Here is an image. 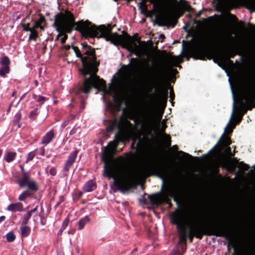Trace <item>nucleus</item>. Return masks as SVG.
<instances>
[{
    "label": "nucleus",
    "instance_id": "obj_1",
    "mask_svg": "<svg viewBox=\"0 0 255 255\" xmlns=\"http://www.w3.org/2000/svg\"><path fill=\"white\" fill-rule=\"evenodd\" d=\"M54 24L57 30L60 33L70 32L75 24L77 29L82 34L89 37H104L116 45H122L137 56V58L131 59L128 66L122 67L119 79L115 82L112 81L109 89H107L105 82L96 74L98 68L94 50L87 45H83L84 48L88 49L84 52L89 57H82L78 47L73 46L77 57L81 58L83 66L82 70L83 74L90 75L89 78H85L84 80L83 91L85 94L88 93L92 88H95L105 93L113 94L116 96L127 86L134 89L142 87L143 84V43L140 41L137 35L131 37L124 31H122V35L112 33V28L110 24L107 26L100 25L97 27L87 20L75 23L73 15L69 11L57 15Z\"/></svg>",
    "mask_w": 255,
    "mask_h": 255
},
{
    "label": "nucleus",
    "instance_id": "obj_2",
    "mask_svg": "<svg viewBox=\"0 0 255 255\" xmlns=\"http://www.w3.org/2000/svg\"><path fill=\"white\" fill-rule=\"evenodd\" d=\"M133 121V127L125 114L115 121L119 132L103 155L104 174L122 192L138 184L143 188V119L139 116Z\"/></svg>",
    "mask_w": 255,
    "mask_h": 255
},
{
    "label": "nucleus",
    "instance_id": "obj_3",
    "mask_svg": "<svg viewBox=\"0 0 255 255\" xmlns=\"http://www.w3.org/2000/svg\"><path fill=\"white\" fill-rule=\"evenodd\" d=\"M161 73L156 74L150 72L147 78L146 84H144V140L145 134L152 135L153 129L150 125L151 118L157 119V129L164 132L166 128L165 121L161 122L167 98V91L161 90L159 86Z\"/></svg>",
    "mask_w": 255,
    "mask_h": 255
},
{
    "label": "nucleus",
    "instance_id": "obj_4",
    "mask_svg": "<svg viewBox=\"0 0 255 255\" xmlns=\"http://www.w3.org/2000/svg\"><path fill=\"white\" fill-rule=\"evenodd\" d=\"M182 0H160L158 2L157 18L160 25L174 26L178 18L182 15L183 7L180 2Z\"/></svg>",
    "mask_w": 255,
    "mask_h": 255
},
{
    "label": "nucleus",
    "instance_id": "obj_5",
    "mask_svg": "<svg viewBox=\"0 0 255 255\" xmlns=\"http://www.w3.org/2000/svg\"><path fill=\"white\" fill-rule=\"evenodd\" d=\"M180 62V55L177 56H167L164 63H161L155 60H153L151 61V65L147 67L146 71H144V84H146L148 74L150 72H153L155 73H156V74L160 72L161 75L159 86V89L161 90L167 91L166 89L163 88L162 86L163 79L166 75L174 74L176 71L173 69V67L177 66ZM144 69H145V67Z\"/></svg>",
    "mask_w": 255,
    "mask_h": 255
},
{
    "label": "nucleus",
    "instance_id": "obj_6",
    "mask_svg": "<svg viewBox=\"0 0 255 255\" xmlns=\"http://www.w3.org/2000/svg\"><path fill=\"white\" fill-rule=\"evenodd\" d=\"M228 81L230 83L232 93V97L233 99V109L229 121L226 125V127L225 128L224 131L221 136L220 140H222V142L220 144L215 155V156L221 155L222 157V159H219L218 163H216V165H217L222 164L225 165L228 161L227 158L231 157L233 156V154L230 151V148L228 146L230 144L229 138L227 136H224L226 133H229L232 131L234 127L230 126V124L233 119L235 111V97L230 78L228 79Z\"/></svg>",
    "mask_w": 255,
    "mask_h": 255
},
{
    "label": "nucleus",
    "instance_id": "obj_7",
    "mask_svg": "<svg viewBox=\"0 0 255 255\" xmlns=\"http://www.w3.org/2000/svg\"><path fill=\"white\" fill-rule=\"evenodd\" d=\"M178 193V187L173 184L167 185L161 194H157L148 196L150 203L157 205L163 202L167 201L169 197L175 198Z\"/></svg>",
    "mask_w": 255,
    "mask_h": 255
},
{
    "label": "nucleus",
    "instance_id": "obj_8",
    "mask_svg": "<svg viewBox=\"0 0 255 255\" xmlns=\"http://www.w3.org/2000/svg\"><path fill=\"white\" fill-rule=\"evenodd\" d=\"M172 219L173 220V222L176 224L177 228L181 231V241L185 242L188 236V215L185 212L181 211L173 215Z\"/></svg>",
    "mask_w": 255,
    "mask_h": 255
},
{
    "label": "nucleus",
    "instance_id": "obj_9",
    "mask_svg": "<svg viewBox=\"0 0 255 255\" xmlns=\"http://www.w3.org/2000/svg\"><path fill=\"white\" fill-rule=\"evenodd\" d=\"M149 168L162 180V188L164 186L165 180L171 177L168 169L157 159H154L150 163Z\"/></svg>",
    "mask_w": 255,
    "mask_h": 255
},
{
    "label": "nucleus",
    "instance_id": "obj_10",
    "mask_svg": "<svg viewBox=\"0 0 255 255\" xmlns=\"http://www.w3.org/2000/svg\"><path fill=\"white\" fill-rule=\"evenodd\" d=\"M157 119H152L151 118L150 125L153 129V134L151 137L154 136L158 140L162 141L166 146H168L170 144V139L168 135L164 132H159L157 129L158 122L159 120L160 116Z\"/></svg>",
    "mask_w": 255,
    "mask_h": 255
},
{
    "label": "nucleus",
    "instance_id": "obj_11",
    "mask_svg": "<svg viewBox=\"0 0 255 255\" xmlns=\"http://www.w3.org/2000/svg\"><path fill=\"white\" fill-rule=\"evenodd\" d=\"M188 228L189 229L188 231V235L190 241H192L194 236H196L199 232V227L195 220L190 219L189 217V224Z\"/></svg>",
    "mask_w": 255,
    "mask_h": 255
},
{
    "label": "nucleus",
    "instance_id": "obj_12",
    "mask_svg": "<svg viewBox=\"0 0 255 255\" xmlns=\"http://www.w3.org/2000/svg\"><path fill=\"white\" fill-rule=\"evenodd\" d=\"M10 63L9 59L7 57H3L0 62V76L4 77L5 74L9 72V65Z\"/></svg>",
    "mask_w": 255,
    "mask_h": 255
},
{
    "label": "nucleus",
    "instance_id": "obj_13",
    "mask_svg": "<svg viewBox=\"0 0 255 255\" xmlns=\"http://www.w3.org/2000/svg\"><path fill=\"white\" fill-rule=\"evenodd\" d=\"M77 154V151H73L68 157V158L65 163L64 170L67 171L69 170L72 164L74 162Z\"/></svg>",
    "mask_w": 255,
    "mask_h": 255
},
{
    "label": "nucleus",
    "instance_id": "obj_14",
    "mask_svg": "<svg viewBox=\"0 0 255 255\" xmlns=\"http://www.w3.org/2000/svg\"><path fill=\"white\" fill-rule=\"evenodd\" d=\"M7 210L11 212H21L23 210V206L20 203L11 204L7 206Z\"/></svg>",
    "mask_w": 255,
    "mask_h": 255
},
{
    "label": "nucleus",
    "instance_id": "obj_15",
    "mask_svg": "<svg viewBox=\"0 0 255 255\" xmlns=\"http://www.w3.org/2000/svg\"><path fill=\"white\" fill-rule=\"evenodd\" d=\"M30 180L29 175L27 173H24L23 177L18 181V185L21 187L27 186V184Z\"/></svg>",
    "mask_w": 255,
    "mask_h": 255
},
{
    "label": "nucleus",
    "instance_id": "obj_16",
    "mask_svg": "<svg viewBox=\"0 0 255 255\" xmlns=\"http://www.w3.org/2000/svg\"><path fill=\"white\" fill-rule=\"evenodd\" d=\"M54 135V134L53 131L52 130H50L43 136L42 140V143L45 144L49 143L53 139Z\"/></svg>",
    "mask_w": 255,
    "mask_h": 255
},
{
    "label": "nucleus",
    "instance_id": "obj_17",
    "mask_svg": "<svg viewBox=\"0 0 255 255\" xmlns=\"http://www.w3.org/2000/svg\"><path fill=\"white\" fill-rule=\"evenodd\" d=\"M90 220L88 216H85L84 217L81 219L78 223V230H82L86 226V225L90 222Z\"/></svg>",
    "mask_w": 255,
    "mask_h": 255
},
{
    "label": "nucleus",
    "instance_id": "obj_18",
    "mask_svg": "<svg viewBox=\"0 0 255 255\" xmlns=\"http://www.w3.org/2000/svg\"><path fill=\"white\" fill-rule=\"evenodd\" d=\"M96 188L95 183L93 181H89L84 186V190L86 192H91Z\"/></svg>",
    "mask_w": 255,
    "mask_h": 255
},
{
    "label": "nucleus",
    "instance_id": "obj_19",
    "mask_svg": "<svg viewBox=\"0 0 255 255\" xmlns=\"http://www.w3.org/2000/svg\"><path fill=\"white\" fill-rule=\"evenodd\" d=\"M20 231L22 237H26L30 234L31 229L28 226H24L20 227Z\"/></svg>",
    "mask_w": 255,
    "mask_h": 255
},
{
    "label": "nucleus",
    "instance_id": "obj_20",
    "mask_svg": "<svg viewBox=\"0 0 255 255\" xmlns=\"http://www.w3.org/2000/svg\"><path fill=\"white\" fill-rule=\"evenodd\" d=\"M16 154L15 152H8L6 153L4 159L7 162H10L14 159Z\"/></svg>",
    "mask_w": 255,
    "mask_h": 255
},
{
    "label": "nucleus",
    "instance_id": "obj_21",
    "mask_svg": "<svg viewBox=\"0 0 255 255\" xmlns=\"http://www.w3.org/2000/svg\"><path fill=\"white\" fill-rule=\"evenodd\" d=\"M233 163L234 165L238 166L239 168L243 170H246L248 169L249 166L241 162L240 163H237L235 159L233 160Z\"/></svg>",
    "mask_w": 255,
    "mask_h": 255
},
{
    "label": "nucleus",
    "instance_id": "obj_22",
    "mask_svg": "<svg viewBox=\"0 0 255 255\" xmlns=\"http://www.w3.org/2000/svg\"><path fill=\"white\" fill-rule=\"evenodd\" d=\"M44 20L45 18L43 16H40V18L35 22V24L32 28L36 29L39 27L41 30H43V28L42 26V24L44 22Z\"/></svg>",
    "mask_w": 255,
    "mask_h": 255
},
{
    "label": "nucleus",
    "instance_id": "obj_23",
    "mask_svg": "<svg viewBox=\"0 0 255 255\" xmlns=\"http://www.w3.org/2000/svg\"><path fill=\"white\" fill-rule=\"evenodd\" d=\"M27 187L29 189L31 190L36 191L38 189V186L35 183V182L33 180H30L28 184H27Z\"/></svg>",
    "mask_w": 255,
    "mask_h": 255
},
{
    "label": "nucleus",
    "instance_id": "obj_24",
    "mask_svg": "<svg viewBox=\"0 0 255 255\" xmlns=\"http://www.w3.org/2000/svg\"><path fill=\"white\" fill-rule=\"evenodd\" d=\"M6 238L7 242H11L15 239L16 237L12 232H10L6 235Z\"/></svg>",
    "mask_w": 255,
    "mask_h": 255
},
{
    "label": "nucleus",
    "instance_id": "obj_25",
    "mask_svg": "<svg viewBox=\"0 0 255 255\" xmlns=\"http://www.w3.org/2000/svg\"><path fill=\"white\" fill-rule=\"evenodd\" d=\"M30 195V193L28 191H25L23 192L18 197V199L20 201H23L25 198L28 197Z\"/></svg>",
    "mask_w": 255,
    "mask_h": 255
},
{
    "label": "nucleus",
    "instance_id": "obj_26",
    "mask_svg": "<svg viewBox=\"0 0 255 255\" xmlns=\"http://www.w3.org/2000/svg\"><path fill=\"white\" fill-rule=\"evenodd\" d=\"M148 47L149 48H153V43L150 40H147L146 42L144 41V56L146 55V47Z\"/></svg>",
    "mask_w": 255,
    "mask_h": 255
},
{
    "label": "nucleus",
    "instance_id": "obj_27",
    "mask_svg": "<svg viewBox=\"0 0 255 255\" xmlns=\"http://www.w3.org/2000/svg\"><path fill=\"white\" fill-rule=\"evenodd\" d=\"M34 28H32V29L29 31L30 32V34L29 35V39H33L34 40L36 39L37 36V32Z\"/></svg>",
    "mask_w": 255,
    "mask_h": 255
},
{
    "label": "nucleus",
    "instance_id": "obj_28",
    "mask_svg": "<svg viewBox=\"0 0 255 255\" xmlns=\"http://www.w3.org/2000/svg\"><path fill=\"white\" fill-rule=\"evenodd\" d=\"M31 212H28L24 217L23 220L22 221V224L26 225L27 224L29 219L31 217Z\"/></svg>",
    "mask_w": 255,
    "mask_h": 255
},
{
    "label": "nucleus",
    "instance_id": "obj_29",
    "mask_svg": "<svg viewBox=\"0 0 255 255\" xmlns=\"http://www.w3.org/2000/svg\"><path fill=\"white\" fill-rule=\"evenodd\" d=\"M178 154H181V157L183 159H187L188 157H190L191 156L188 154V153H186L185 152H184L182 151H179L178 152Z\"/></svg>",
    "mask_w": 255,
    "mask_h": 255
},
{
    "label": "nucleus",
    "instance_id": "obj_30",
    "mask_svg": "<svg viewBox=\"0 0 255 255\" xmlns=\"http://www.w3.org/2000/svg\"><path fill=\"white\" fill-rule=\"evenodd\" d=\"M69 223V220L67 218L65 219L62 223L61 229L64 230L68 226Z\"/></svg>",
    "mask_w": 255,
    "mask_h": 255
},
{
    "label": "nucleus",
    "instance_id": "obj_31",
    "mask_svg": "<svg viewBox=\"0 0 255 255\" xmlns=\"http://www.w3.org/2000/svg\"><path fill=\"white\" fill-rule=\"evenodd\" d=\"M15 120L18 122L21 119V114L19 113H17L14 116Z\"/></svg>",
    "mask_w": 255,
    "mask_h": 255
},
{
    "label": "nucleus",
    "instance_id": "obj_32",
    "mask_svg": "<svg viewBox=\"0 0 255 255\" xmlns=\"http://www.w3.org/2000/svg\"><path fill=\"white\" fill-rule=\"evenodd\" d=\"M23 26V29L25 31H30L32 28H29V24H23L22 25Z\"/></svg>",
    "mask_w": 255,
    "mask_h": 255
},
{
    "label": "nucleus",
    "instance_id": "obj_33",
    "mask_svg": "<svg viewBox=\"0 0 255 255\" xmlns=\"http://www.w3.org/2000/svg\"><path fill=\"white\" fill-rule=\"evenodd\" d=\"M37 101L43 103L45 101V98L42 96H39L36 99Z\"/></svg>",
    "mask_w": 255,
    "mask_h": 255
},
{
    "label": "nucleus",
    "instance_id": "obj_34",
    "mask_svg": "<svg viewBox=\"0 0 255 255\" xmlns=\"http://www.w3.org/2000/svg\"><path fill=\"white\" fill-rule=\"evenodd\" d=\"M143 4V0H141V2L139 3V8L140 9L141 13H143V8L142 5Z\"/></svg>",
    "mask_w": 255,
    "mask_h": 255
},
{
    "label": "nucleus",
    "instance_id": "obj_35",
    "mask_svg": "<svg viewBox=\"0 0 255 255\" xmlns=\"http://www.w3.org/2000/svg\"><path fill=\"white\" fill-rule=\"evenodd\" d=\"M50 173L51 175L54 176L56 174V169L54 168H52L50 170Z\"/></svg>",
    "mask_w": 255,
    "mask_h": 255
},
{
    "label": "nucleus",
    "instance_id": "obj_36",
    "mask_svg": "<svg viewBox=\"0 0 255 255\" xmlns=\"http://www.w3.org/2000/svg\"><path fill=\"white\" fill-rule=\"evenodd\" d=\"M144 174H145V170L146 169H147L148 167V165H147V162H146V160L145 159V156H144ZM145 176V175H144V176Z\"/></svg>",
    "mask_w": 255,
    "mask_h": 255
},
{
    "label": "nucleus",
    "instance_id": "obj_37",
    "mask_svg": "<svg viewBox=\"0 0 255 255\" xmlns=\"http://www.w3.org/2000/svg\"><path fill=\"white\" fill-rule=\"evenodd\" d=\"M67 38V36L65 34L63 35V37L61 39V42L62 43H64Z\"/></svg>",
    "mask_w": 255,
    "mask_h": 255
},
{
    "label": "nucleus",
    "instance_id": "obj_38",
    "mask_svg": "<svg viewBox=\"0 0 255 255\" xmlns=\"http://www.w3.org/2000/svg\"><path fill=\"white\" fill-rule=\"evenodd\" d=\"M251 5H252L253 8L255 11V0H252V1L251 2Z\"/></svg>",
    "mask_w": 255,
    "mask_h": 255
},
{
    "label": "nucleus",
    "instance_id": "obj_39",
    "mask_svg": "<svg viewBox=\"0 0 255 255\" xmlns=\"http://www.w3.org/2000/svg\"><path fill=\"white\" fill-rule=\"evenodd\" d=\"M33 156L34 155L33 154L29 153L28 155V159L31 160L33 158Z\"/></svg>",
    "mask_w": 255,
    "mask_h": 255
},
{
    "label": "nucleus",
    "instance_id": "obj_40",
    "mask_svg": "<svg viewBox=\"0 0 255 255\" xmlns=\"http://www.w3.org/2000/svg\"><path fill=\"white\" fill-rule=\"evenodd\" d=\"M5 219V217L4 216H2L0 217V222L4 221Z\"/></svg>",
    "mask_w": 255,
    "mask_h": 255
},
{
    "label": "nucleus",
    "instance_id": "obj_41",
    "mask_svg": "<svg viewBox=\"0 0 255 255\" xmlns=\"http://www.w3.org/2000/svg\"><path fill=\"white\" fill-rule=\"evenodd\" d=\"M172 149L175 150V151H176L177 150V146L176 145H173L172 146V147H171Z\"/></svg>",
    "mask_w": 255,
    "mask_h": 255
},
{
    "label": "nucleus",
    "instance_id": "obj_42",
    "mask_svg": "<svg viewBox=\"0 0 255 255\" xmlns=\"http://www.w3.org/2000/svg\"><path fill=\"white\" fill-rule=\"evenodd\" d=\"M220 142V140L213 147V148L209 151V152H211L213 150H214L215 148H216V146L217 145V144Z\"/></svg>",
    "mask_w": 255,
    "mask_h": 255
},
{
    "label": "nucleus",
    "instance_id": "obj_43",
    "mask_svg": "<svg viewBox=\"0 0 255 255\" xmlns=\"http://www.w3.org/2000/svg\"><path fill=\"white\" fill-rule=\"evenodd\" d=\"M36 210V207L34 209L30 210L29 212H31V214H32V213L35 212V211Z\"/></svg>",
    "mask_w": 255,
    "mask_h": 255
},
{
    "label": "nucleus",
    "instance_id": "obj_44",
    "mask_svg": "<svg viewBox=\"0 0 255 255\" xmlns=\"http://www.w3.org/2000/svg\"><path fill=\"white\" fill-rule=\"evenodd\" d=\"M63 230H62V229H61V228L58 234V235H61V234H62V232H63Z\"/></svg>",
    "mask_w": 255,
    "mask_h": 255
},
{
    "label": "nucleus",
    "instance_id": "obj_45",
    "mask_svg": "<svg viewBox=\"0 0 255 255\" xmlns=\"http://www.w3.org/2000/svg\"><path fill=\"white\" fill-rule=\"evenodd\" d=\"M70 46L69 45L65 46V48L66 49H69L70 48Z\"/></svg>",
    "mask_w": 255,
    "mask_h": 255
},
{
    "label": "nucleus",
    "instance_id": "obj_46",
    "mask_svg": "<svg viewBox=\"0 0 255 255\" xmlns=\"http://www.w3.org/2000/svg\"><path fill=\"white\" fill-rule=\"evenodd\" d=\"M241 119V117H240L239 118V119H238V120H237V122H239L240 121Z\"/></svg>",
    "mask_w": 255,
    "mask_h": 255
},
{
    "label": "nucleus",
    "instance_id": "obj_47",
    "mask_svg": "<svg viewBox=\"0 0 255 255\" xmlns=\"http://www.w3.org/2000/svg\"><path fill=\"white\" fill-rule=\"evenodd\" d=\"M20 169H21V171H22L23 170V167H22L21 165H20Z\"/></svg>",
    "mask_w": 255,
    "mask_h": 255
},
{
    "label": "nucleus",
    "instance_id": "obj_48",
    "mask_svg": "<svg viewBox=\"0 0 255 255\" xmlns=\"http://www.w3.org/2000/svg\"><path fill=\"white\" fill-rule=\"evenodd\" d=\"M231 16L233 17V18H235V16L234 15H232Z\"/></svg>",
    "mask_w": 255,
    "mask_h": 255
},
{
    "label": "nucleus",
    "instance_id": "obj_49",
    "mask_svg": "<svg viewBox=\"0 0 255 255\" xmlns=\"http://www.w3.org/2000/svg\"><path fill=\"white\" fill-rule=\"evenodd\" d=\"M144 65H145V63H146V61H145V59H144Z\"/></svg>",
    "mask_w": 255,
    "mask_h": 255
},
{
    "label": "nucleus",
    "instance_id": "obj_50",
    "mask_svg": "<svg viewBox=\"0 0 255 255\" xmlns=\"http://www.w3.org/2000/svg\"><path fill=\"white\" fill-rule=\"evenodd\" d=\"M139 201L140 202H141V201L140 200H139ZM140 204H141V203H140Z\"/></svg>",
    "mask_w": 255,
    "mask_h": 255
}]
</instances>
